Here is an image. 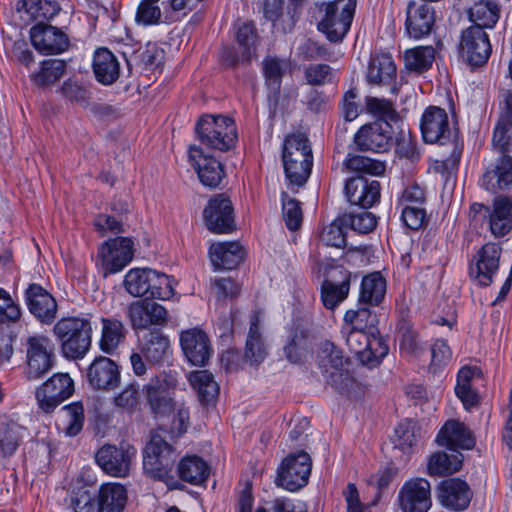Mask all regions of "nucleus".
Instances as JSON below:
<instances>
[{"label": "nucleus", "mask_w": 512, "mask_h": 512, "mask_svg": "<svg viewBox=\"0 0 512 512\" xmlns=\"http://www.w3.org/2000/svg\"><path fill=\"white\" fill-rule=\"evenodd\" d=\"M283 5L284 0H265L263 15L266 20L272 23L274 29L285 33L291 29V23L285 24ZM288 22H290V20Z\"/></svg>", "instance_id": "680f3d73"}, {"label": "nucleus", "mask_w": 512, "mask_h": 512, "mask_svg": "<svg viewBox=\"0 0 512 512\" xmlns=\"http://www.w3.org/2000/svg\"><path fill=\"white\" fill-rule=\"evenodd\" d=\"M189 162L197 172L199 180L205 186L215 188L224 178L225 172L222 163L215 157L205 154L199 146L193 145L190 147Z\"/></svg>", "instance_id": "aec40b11"}, {"label": "nucleus", "mask_w": 512, "mask_h": 512, "mask_svg": "<svg viewBox=\"0 0 512 512\" xmlns=\"http://www.w3.org/2000/svg\"><path fill=\"white\" fill-rule=\"evenodd\" d=\"M386 281L375 272L363 277L359 293V305H378L385 296Z\"/></svg>", "instance_id": "a19ab883"}, {"label": "nucleus", "mask_w": 512, "mask_h": 512, "mask_svg": "<svg viewBox=\"0 0 512 512\" xmlns=\"http://www.w3.org/2000/svg\"><path fill=\"white\" fill-rule=\"evenodd\" d=\"M263 316L259 311L253 312L250 319V328L246 339L243 360L250 365H258L267 356L266 346L260 333V322Z\"/></svg>", "instance_id": "f704fd0d"}, {"label": "nucleus", "mask_w": 512, "mask_h": 512, "mask_svg": "<svg viewBox=\"0 0 512 512\" xmlns=\"http://www.w3.org/2000/svg\"><path fill=\"white\" fill-rule=\"evenodd\" d=\"M345 195L347 200L364 209L370 208L380 199V183L369 181L363 176L352 177L346 181Z\"/></svg>", "instance_id": "c85d7f7f"}, {"label": "nucleus", "mask_w": 512, "mask_h": 512, "mask_svg": "<svg viewBox=\"0 0 512 512\" xmlns=\"http://www.w3.org/2000/svg\"><path fill=\"white\" fill-rule=\"evenodd\" d=\"M65 62L59 59H49L42 62L40 71L32 78L38 86H47L58 81L64 74Z\"/></svg>", "instance_id": "6e6d98bb"}, {"label": "nucleus", "mask_w": 512, "mask_h": 512, "mask_svg": "<svg viewBox=\"0 0 512 512\" xmlns=\"http://www.w3.org/2000/svg\"><path fill=\"white\" fill-rule=\"evenodd\" d=\"M101 335L99 349L108 355H113L126 339L127 329L122 321L114 317H101Z\"/></svg>", "instance_id": "72a5a7b5"}, {"label": "nucleus", "mask_w": 512, "mask_h": 512, "mask_svg": "<svg viewBox=\"0 0 512 512\" xmlns=\"http://www.w3.org/2000/svg\"><path fill=\"white\" fill-rule=\"evenodd\" d=\"M476 373V368L463 367L459 370L457 375L455 393L466 409L476 405L478 402V395L471 387V381Z\"/></svg>", "instance_id": "8fccbe9b"}, {"label": "nucleus", "mask_w": 512, "mask_h": 512, "mask_svg": "<svg viewBox=\"0 0 512 512\" xmlns=\"http://www.w3.org/2000/svg\"><path fill=\"white\" fill-rule=\"evenodd\" d=\"M114 405L132 414L138 410L140 406V389L139 385L135 382L126 385L120 393L113 398Z\"/></svg>", "instance_id": "13d9d810"}, {"label": "nucleus", "mask_w": 512, "mask_h": 512, "mask_svg": "<svg viewBox=\"0 0 512 512\" xmlns=\"http://www.w3.org/2000/svg\"><path fill=\"white\" fill-rule=\"evenodd\" d=\"M365 106L369 114L379 119L377 122L391 124L399 120V114L393 103L385 98L367 96L365 98Z\"/></svg>", "instance_id": "864d4df0"}, {"label": "nucleus", "mask_w": 512, "mask_h": 512, "mask_svg": "<svg viewBox=\"0 0 512 512\" xmlns=\"http://www.w3.org/2000/svg\"><path fill=\"white\" fill-rule=\"evenodd\" d=\"M435 23L434 9L415 1L408 3L406 8V31L410 37L420 39L430 34Z\"/></svg>", "instance_id": "cd10ccee"}, {"label": "nucleus", "mask_w": 512, "mask_h": 512, "mask_svg": "<svg viewBox=\"0 0 512 512\" xmlns=\"http://www.w3.org/2000/svg\"><path fill=\"white\" fill-rule=\"evenodd\" d=\"M459 53L472 67L484 65L491 54L488 34L479 26L468 27L462 33Z\"/></svg>", "instance_id": "4468645a"}, {"label": "nucleus", "mask_w": 512, "mask_h": 512, "mask_svg": "<svg viewBox=\"0 0 512 512\" xmlns=\"http://www.w3.org/2000/svg\"><path fill=\"white\" fill-rule=\"evenodd\" d=\"M311 468L312 460L307 452L290 454L278 468L276 484L288 491H297L308 483Z\"/></svg>", "instance_id": "9d476101"}, {"label": "nucleus", "mask_w": 512, "mask_h": 512, "mask_svg": "<svg viewBox=\"0 0 512 512\" xmlns=\"http://www.w3.org/2000/svg\"><path fill=\"white\" fill-rule=\"evenodd\" d=\"M350 272L343 266H334L321 286V300L325 308L334 310L350 291Z\"/></svg>", "instance_id": "6ab92c4d"}, {"label": "nucleus", "mask_w": 512, "mask_h": 512, "mask_svg": "<svg viewBox=\"0 0 512 512\" xmlns=\"http://www.w3.org/2000/svg\"><path fill=\"white\" fill-rule=\"evenodd\" d=\"M92 68L96 80L103 85L113 84L120 74L119 61L107 48H99L95 51Z\"/></svg>", "instance_id": "e433bc0d"}, {"label": "nucleus", "mask_w": 512, "mask_h": 512, "mask_svg": "<svg viewBox=\"0 0 512 512\" xmlns=\"http://www.w3.org/2000/svg\"><path fill=\"white\" fill-rule=\"evenodd\" d=\"M282 211L287 228L291 231L297 230L301 226L303 219L300 202L290 198L286 192H283Z\"/></svg>", "instance_id": "052dcab7"}, {"label": "nucleus", "mask_w": 512, "mask_h": 512, "mask_svg": "<svg viewBox=\"0 0 512 512\" xmlns=\"http://www.w3.org/2000/svg\"><path fill=\"white\" fill-rule=\"evenodd\" d=\"M180 345L186 359L195 366H205L212 349L207 334L199 328L181 332Z\"/></svg>", "instance_id": "4be33fe9"}, {"label": "nucleus", "mask_w": 512, "mask_h": 512, "mask_svg": "<svg viewBox=\"0 0 512 512\" xmlns=\"http://www.w3.org/2000/svg\"><path fill=\"white\" fill-rule=\"evenodd\" d=\"M136 455V448L130 443L122 441L119 445L104 444L101 446L95 454V461L106 474L124 478L129 476Z\"/></svg>", "instance_id": "6e6552de"}, {"label": "nucleus", "mask_w": 512, "mask_h": 512, "mask_svg": "<svg viewBox=\"0 0 512 512\" xmlns=\"http://www.w3.org/2000/svg\"><path fill=\"white\" fill-rule=\"evenodd\" d=\"M67 359H82L92 344V323L89 315L61 318L53 328Z\"/></svg>", "instance_id": "f257e3e1"}, {"label": "nucleus", "mask_w": 512, "mask_h": 512, "mask_svg": "<svg viewBox=\"0 0 512 512\" xmlns=\"http://www.w3.org/2000/svg\"><path fill=\"white\" fill-rule=\"evenodd\" d=\"M282 163L290 185L300 187L307 182L313 165V155L309 139L304 134H292L285 138Z\"/></svg>", "instance_id": "f03ea898"}, {"label": "nucleus", "mask_w": 512, "mask_h": 512, "mask_svg": "<svg viewBox=\"0 0 512 512\" xmlns=\"http://www.w3.org/2000/svg\"><path fill=\"white\" fill-rule=\"evenodd\" d=\"M403 512H428L432 506L431 486L424 478H413L404 483L398 495Z\"/></svg>", "instance_id": "f3484780"}, {"label": "nucleus", "mask_w": 512, "mask_h": 512, "mask_svg": "<svg viewBox=\"0 0 512 512\" xmlns=\"http://www.w3.org/2000/svg\"><path fill=\"white\" fill-rule=\"evenodd\" d=\"M438 499L443 507L453 511L465 510L471 501L472 491L460 478L443 480L437 488Z\"/></svg>", "instance_id": "a878e982"}, {"label": "nucleus", "mask_w": 512, "mask_h": 512, "mask_svg": "<svg viewBox=\"0 0 512 512\" xmlns=\"http://www.w3.org/2000/svg\"><path fill=\"white\" fill-rule=\"evenodd\" d=\"M152 269L133 268L124 277V287L133 297H147Z\"/></svg>", "instance_id": "09e8293b"}, {"label": "nucleus", "mask_w": 512, "mask_h": 512, "mask_svg": "<svg viewBox=\"0 0 512 512\" xmlns=\"http://www.w3.org/2000/svg\"><path fill=\"white\" fill-rule=\"evenodd\" d=\"M395 447L404 453H410L417 442L415 425L411 422L400 423L395 429Z\"/></svg>", "instance_id": "69168bd1"}, {"label": "nucleus", "mask_w": 512, "mask_h": 512, "mask_svg": "<svg viewBox=\"0 0 512 512\" xmlns=\"http://www.w3.org/2000/svg\"><path fill=\"white\" fill-rule=\"evenodd\" d=\"M25 375L29 380H38L47 374L54 364V345L44 335L30 336L25 343Z\"/></svg>", "instance_id": "1a4fd4ad"}, {"label": "nucleus", "mask_w": 512, "mask_h": 512, "mask_svg": "<svg viewBox=\"0 0 512 512\" xmlns=\"http://www.w3.org/2000/svg\"><path fill=\"white\" fill-rule=\"evenodd\" d=\"M394 131L386 122H373L362 126L354 136L359 150L383 153L393 145Z\"/></svg>", "instance_id": "dca6fc26"}, {"label": "nucleus", "mask_w": 512, "mask_h": 512, "mask_svg": "<svg viewBox=\"0 0 512 512\" xmlns=\"http://www.w3.org/2000/svg\"><path fill=\"white\" fill-rule=\"evenodd\" d=\"M25 295L29 311L42 323L51 324L57 313V303L52 295L38 284H31Z\"/></svg>", "instance_id": "c756f323"}, {"label": "nucleus", "mask_w": 512, "mask_h": 512, "mask_svg": "<svg viewBox=\"0 0 512 512\" xmlns=\"http://www.w3.org/2000/svg\"><path fill=\"white\" fill-rule=\"evenodd\" d=\"M177 456L172 445L160 435H152L143 452L145 474L155 480H168Z\"/></svg>", "instance_id": "423d86ee"}, {"label": "nucleus", "mask_w": 512, "mask_h": 512, "mask_svg": "<svg viewBox=\"0 0 512 512\" xmlns=\"http://www.w3.org/2000/svg\"><path fill=\"white\" fill-rule=\"evenodd\" d=\"M501 247L495 243L485 244L475 256V263L470 266V275L481 286L492 283L493 276L499 268Z\"/></svg>", "instance_id": "b1692460"}, {"label": "nucleus", "mask_w": 512, "mask_h": 512, "mask_svg": "<svg viewBox=\"0 0 512 512\" xmlns=\"http://www.w3.org/2000/svg\"><path fill=\"white\" fill-rule=\"evenodd\" d=\"M420 129L426 143L444 144L451 133L447 112L440 107L429 106L421 117Z\"/></svg>", "instance_id": "412c9836"}, {"label": "nucleus", "mask_w": 512, "mask_h": 512, "mask_svg": "<svg viewBox=\"0 0 512 512\" xmlns=\"http://www.w3.org/2000/svg\"><path fill=\"white\" fill-rule=\"evenodd\" d=\"M369 306L358 304L357 309L346 311L343 328L375 332L376 316L371 313Z\"/></svg>", "instance_id": "3c124183"}, {"label": "nucleus", "mask_w": 512, "mask_h": 512, "mask_svg": "<svg viewBox=\"0 0 512 512\" xmlns=\"http://www.w3.org/2000/svg\"><path fill=\"white\" fill-rule=\"evenodd\" d=\"M139 349L148 362L160 364L170 354V341L160 330H151L143 336Z\"/></svg>", "instance_id": "c9c22d12"}, {"label": "nucleus", "mask_w": 512, "mask_h": 512, "mask_svg": "<svg viewBox=\"0 0 512 512\" xmlns=\"http://www.w3.org/2000/svg\"><path fill=\"white\" fill-rule=\"evenodd\" d=\"M30 38L35 49L43 54H59L69 46L65 33L45 23L33 26L30 30Z\"/></svg>", "instance_id": "393cba45"}, {"label": "nucleus", "mask_w": 512, "mask_h": 512, "mask_svg": "<svg viewBox=\"0 0 512 512\" xmlns=\"http://www.w3.org/2000/svg\"><path fill=\"white\" fill-rule=\"evenodd\" d=\"M236 41L241 55L242 62H249L257 56L259 36L257 29L252 23H244L236 33Z\"/></svg>", "instance_id": "a18cd8bd"}, {"label": "nucleus", "mask_w": 512, "mask_h": 512, "mask_svg": "<svg viewBox=\"0 0 512 512\" xmlns=\"http://www.w3.org/2000/svg\"><path fill=\"white\" fill-rule=\"evenodd\" d=\"M356 8V0H334L319 6L318 29L331 42H340L348 33Z\"/></svg>", "instance_id": "20e7f679"}, {"label": "nucleus", "mask_w": 512, "mask_h": 512, "mask_svg": "<svg viewBox=\"0 0 512 512\" xmlns=\"http://www.w3.org/2000/svg\"><path fill=\"white\" fill-rule=\"evenodd\" d=\"M195 131L202 145L219 151L233 148L237 141L236 126L229 117L205 115L198 120Z\"/></svg>", "instance_id": "39448f33"}, {"label": "nucleus", "mask_w": 512, "mask_h": 512, "mask_svg": "<svg viewBox=\"0 0 512 512\" xmlns=\"http://www.w3.org/2000/svg\"><path fill=\"white\" fill-rule=\"evenodd\" d=\"M174 295L172 280L164 273L151 271L148 298L168 300Z\"/></svg>", "instance_id": "bf43d9fd"}, {"label": "nucleus", "mask_w": 512, "mask_h": 512, "mask_svg": "<svg viewBox=\"0 0 512 512\" xmlns=\"http://www.w3.org/2000/svg\"><path fill=\"white\" fill-rule=\"evenodd\" d=\"M470 212L474 221L488 218L490 231L496 237L504 236L512 229V200L506 196L495 198L493 209L474 203Z\"/></svg>", "instance_id": "9b49d317"}, {"label": "nucleus", "mask_w": 512, "mask_h": 512, "mask_svg": "<svg viewBox=\"0 0 512 512\" xmlns=\"http://www.w3.org/2000/svg\"><path fill=\"white\" fill-rule=\"evenodd\" d=\"M343 222L352 230L360 234L370 233L374 230L377 224L375 215L366 210L359 213H350L344 215Z\"/></svg>", "instance_id": "e2e57ef3"}, {"label": "nucleus", "mask_w": 512, "mask_h": 512, "mask_svg": "<svg viewBox=\"0 0 512 512\" xmlns=\"http://www.w3.org/2000/svg\"><path fill=\"white\" fill-rule=\"evenodd\" d=\"M159 0H143L136 12V22L144 26L155 25L161 18V9L158 6Z\"/></svg>", "instance_id": "774afa93"}, {"label": "nucleus", "mask_w": 512, "mask_h": 512, "mask_svg": "<svg viewBox=\"0 0 512 512\" xmlns=\"http://www.w3.org/2000/svg\"><path fill=\"white\" fill-rule=\"evenodd\" d=\"M148 299L135 301L128 307V317L134 329H147L153 325L163 326L167 322V310Z\"/></svg>", "instance_id": "5701e85b"}, {"label": "nucleus", "mask_w": 512, "mask_h": 512, "mask_svg": "<svg viewBox=\"0 0 512 512\" xmlns=\"http://www.w3.org/2000/svg\"><path fill=\"white\" fill-rule=\"evenodd\" d=\"M342 224H344L343 218L325 226L320 233L321 242L326 246L344 247L346 245V238Z\"/></svg>", "instance_id": "338daca9"}, {"label": "nucleus", "mask_w": 512, "mask_h": 512, "mask_svg": "<svg viewBox=\"0 0 512 512\" xmlns=\"http://www.w3.org/2000/svg\"><path fill=\"white\" fill-rule=\"evenodd\" d=\"M499 6L495 1H479L475 3L469 10V16L474 26L482 29L485 27L492 28L499 19Z\"/></svg>", "instance_id": "de8ad7c7"}, {"label": "nucleus", "mask_w": 512, "mask_h": 512, "mask_svg": "<svg viewBox=\"0 0 512 512\" xmlns=\"http://www.w3.org/2000/svg\"><path fill=\"white\" fill-rule=\"evenodd\" d=\"M127 501L124 486L116 483L100 487L97 500V512H122Z\"/></svg>", "instance_id": "ea45409f"}, {"label": "nucleus", "mask_w": 512, "mask_h": 512, "mask_svg": "<svg viewBox=\"0 0 512 512\" xmlns=\"http://www.w3.org/2000/svg\"><path fill=\"white\" fill-rule=\"evenodd\" d=\"M74 392V382L67 373H56L40 387L35 397L39 408L45 413L53 412Z\"/></svg>", "instance_id": "ddd939ff"}, {"label": "nucleus", "mask_w": 512, "mask_h": 512, "mask_svg": "<svg viewBox=\"0 0 512 512\" xmlns=\"http://www.w3.org/2000/svg\"><path fill=\"white\" fill-rule=\"evenodd\" d=\"M463 455L459 452L447 454L445 452L433 453L428 461V474L431 476H442L452 474L460 470Z\"/></svg>", "instance_id": "37998d69"}, {"label": "nucleus", "mask_w": 512, "mask_h": 512, "mask_svg": "<svg viewBox=\"0 0 512 512\" xmlns=\"http://www.w3.org/2000/svg\"><path fill=\"white\" fill-rule=\"evenodd\" d=\"M203 216L208 230L213 233L226 234L235 230L233 205L225 194H217L210 199Z\"/></svg>", "instance_id": "2eb2a0df"}, {"label": "nucleus", "mask_w": 512, "mask_h": 512, "mask_svg": "<svg viewBox=\"0 0 512 512\" xmlns=\"http://www.w3.org/2000/svg\"><path fill=\"white\" fill-rule=\"evenodd\" d=\"M344 167L350 171L375 176L382 175L386 169L384 162L360 155H349L344 161Z\"/></svg>", "instance_id": "4d7b16f0"}, {"label": "nucleus", "mask_w": 512, "mask_h": 512, "mask_svg": "<svg viewBox=\"0 0 512 512\" xmlns=\"http://www.w3.org/2000/svg\"><path fill=\"white\" fill-rule=\"evenodd\" d=\"M98 257L106 273L121 271L133 258V242L127 237H117L104 242Z\"/></svg>", "instance_id": "a211bd4d"}, {"label": "nucleus", "mask_w": 512, "mask_h": 512, "mask_svg": "<svg viewBox=\"0 0 512 512\" xmlns=\"http://www.w3.org/2000/svg\"><path fill=\"white\" fill-rule=\"evenodd\" d=\"M286 63L284 60L273 56H267L262 61V72L265 83L273 93H278L281 88L282 77Z\"/></svg>", "instance_id": "603ef678"}, {"label": "nucleus", "mask_w": 512, "mask_h": 512, "mask_svg": "<svg viewBox=\"0 0 512 512\" xmlns=\"http://www.w3.org/2000/svg\"><path fill=\"white\" fill-rule=\"evenodd\" d=\"M17 10L24 11L32 20L43 23L56 16L60 7L56 0H22L18 2Z\"/></svg>", "instance_id": "79ce46f5"}, {"label": "nucleus", "mask_w": 512, "mask_h": 512, "mask_svg": "<svg viewBox=\"0 0 512 512\" xmlns=\"http://www.w3.org/2000/svg\"><path fill=\"white\" fill-rule=\"evenodd\" d=\"M20 442L19 426L12 423L0 430V458L12 456Z\"/></svg>", "instance_id": "0e129e2a"}, {"label": "nucleus", "mask_w": 512, "mask_h": 512, "mask_svg": "<svg viewBox=\"0 0 512 512\" xmlns=\"http://www.w3.org/2000/svg\"><path fill=\"white\" fill-rule=\"evenodd\" d=\"M189 381L197 391L199 400L202 403L209 404L213 402L219 394V386L214 381L213 375L207 370L195 371L190 373Z\"/></svg>", "instance_id": "c03bdc74"}, {"label": "nucleus", "mask_w": 512, "mask_h": 512, "mask_svg": "<svg viewBox=\"0 0 512 512\" xmlns=\"http://www.w3.org/2000/svg\"><path fill=\"white\" fill-rule=\"evenodd\" d=\"M62 426L66 435L76 436L83 428L84 408L81 402H74L62 408Z\"/></svg>", "instance_id": "5fc2aeb1"}, {"label": "nucleus", "mask_w": 512, "mask_h": 512, "mask_svg": "<svg viewBox=\"0 0 512 512\" xmlns=\"http://www.w3.org/2000/svg\"><path fill=\"white\" fill-rule=\"evenodd\" d=\"M367 81L373 85H387L396 77V65L390 54L380 53L371 57L367 69Z\"/></svg>", "instance_id": "4c0bfd02"}, {"label": "nucleus", "mask_w": 512, "mask_h": 512, "mask_svg": "<svg viewBox=\"0 0 512 512\" xmlns=\"http://www.w3.org/2000/svg\"><path fill=\"white\" fill-rule=\"evenodd\" d=\"M87 379L94 389L110 391L119 385L120 371L113 360L99 356L88 367Z\"/></svg>", "instance_id": "bb28decb"}, {"label": "nucleus", "mask_w": 512, "mask_h": 512, "mask_svg": "<svg viewBox=\"0 0 512 512\" xmlns=\"http://www.w3.org/2000/svg\"><path fill=\"white\" fill-rule=\"evenodd\" d=\"M341 332L350 351L365 365L374 366L388 354L387 344L375 332L346 328Z\"/></svg>", "instance_id": "0eeeda50"}, {"label": "nucleus", "mask_w": 512, "mask_h": 512, "mask_svg": "<svg viewBox=\"0 0 512 512\" xmlns=\"http://www.w3.org/2000/svg\"><path fill=\"white\" fill-rule=\"evenodd\" d=\"M209 256L215 270H232L242 262L244 251L238 242H218L210 246Z\"/></svg>", "instance_id": "473e14b6"}, {"label": "nucleus", "mask_w": 512, "mask_h": 512, "mask_svg": "<svg viewBox=\"0 0 512 512\" xmlns=\"http://www.w3.org/2000/svg\"><path fill=\"white\" fill-rule=\"evenodd\" d=\"M174 385L173 377L160 373L151 378L144 386L148 405L155 418L161 419L174 412L176 403L171 395Z\"/></svg>", "instance_id": "f8f14e48"}, {"label": "nucleus", "mask_w": 512, "mask_h": 512, "mask_svg": "<svg viewBox=\"0 0 512 512\" xmlns=\"http://www.w3.org/2000/svg\"><path fill=\"white\" fill-rule=\"evenodd\" d=\"M436 442L451 450H469L475 446V438L471 430L462 422L448 420L436 436Z\"/></svg>", "instance_id": "7c9ffc66"}, {"label": "nucleus", "mask_w": 512, "mask_h": 512, "mask_svg": "<svg viewBox=\"0 0 512 512\" xmlns=\"http://www.w3.org/2000/svg\"><path fill=\"white\" fill-rule=\"evenodd\" d=\"M177 473L182 481L200 485L207 480L210 468L203 458L197 455H188L179 461Z\"/></svg>", "instance_id": "58836bf2"}, {"label": "nucleus", "mask_w": 512, "mask_h": 512, "mask_svg": "<svg viewBox=\"0 0 512 512\" xmlns=\"http://www.w3.org/2000/svg\"><path fill=\"white\" fill-rule=\"evenodd\" d=\"M317 361L325 381L342 394H349L355 384L351 375L349 359L334 343L325 341L320 344Z\"/></svg>", "instance_id": "7ed1b4c3"}, {"label": "nucleus", "mask_w": 512, "mask_h": 512, "mask_svg": "<svg viewBox=\"0 0 512 512\" xmlns=\"http://www.w3.org/2000/svg\"><path fill=\"white\" fill-rule=\"evenodd\" d=\"M482 186L495 192L504 190L512 186V157L503 154L500 155L491 165H489L482 176Z\"/></svg>", "instance_id": "2f4dec72"}, {"label": "nucleus", "mask_w": 512, "mask_h": 512, "mask_svg": "<svg viewBox=\"0 0 512 512\" xmlns=\"http://www.w3.org/2000/svg\"><path fill=\"white\" fill-rule=\"evenodd\" d=\"M435 59V50L432 46H418L404 52L406 69L416 73L427 71Z\"/></svg>", "instance_id": "49530a36"}]
</instances>
